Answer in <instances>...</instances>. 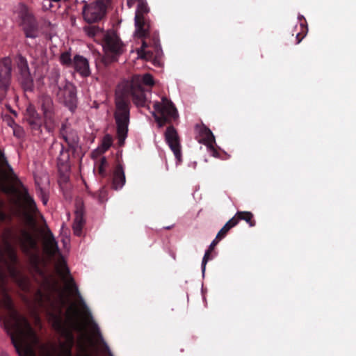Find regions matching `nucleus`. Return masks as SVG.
Wrapping results in <instances>:
<instances>
[{
	"instance_id": "31",
	"label": "nucleus",
	"mask_w": 356,
	"mask_h": 356,
	"mask_svg": "<svg viewBox=\"0 0 356 356\" xmlns=\"http://www.w3.org/2000/svg\"><path fill=\"white\" fill-rule=\"evenodd\" d=\"M15 188H16V192H13L11 190V186L9 187V188H6L5 189V191L6 192H10V193H16L18 192V190L19 189H24L25 191H26V201L27 202V204L29 205L30 209L31 210H33L35 207H36V205H35V203L34 202V200H33V198H31L29 194L27 193V191H26V189L24 188V186H23V187H17L15 186Z\"/></svg>"
},
{
	"instance_id": "6",
	"label": "nucleus",
	"mask_w": 356,
	"mask_h": 356,
	"mask_svg": "<svg viewBox=\"0 0 356 356\" xmlns=\"http://www.w3.org/2000/svg\"><path fill=\"white\" fill-rule=\"evenodd\" d=\"M15 12L20 19L19 24L25 37L32 39L38 37V24L33 14L30 12L28 6L23 3H20L17 6Z\"/></svg>"
},
{
	"instance_id": "20",
	"label": "nucleus",
	"mask_w": 356,
	"mask_h": 356,
	"mask_svg": "<svg viewBox=\"0 0 356 356\" xmlns=\"http://www.w3.org/2000/svg\"><path fill=\"white\" fill-rule=\"evenodd\" d=\"M72 67L83 77H88L90 75L88 60L83 56H74Z\"/></svg>"
},
{
	"instance_id": "27",
	"label": "nucleus",
	"mask_w": 356,
	"mask_h": 356,
	"mask_svg": "<svg viewBox=\"0 0 356 356\" xmlns=\"http://www.w3.org/2000/svg\"><path fill=\"white\" fill-rule=\"evenodd\" d=\"M17 64L19 71L23 76H27L29 75V68L25 57L21 55L17 57Z\"/></svg>"
},
{
	"instance_id": "17",
	"label": "nucleus",
	"mask_w": 356,
	"mask_h": 356,
	"mask_svg": "<svg viewBox=\"0 0 356 356\" xmlns=\"http://www.w3.org/2000/svg\"><path fill=\"white\" fill-rule=\"evenodd\" d=\"M200 137L199 141L207 147L210 154L214 157H218L219 153L214 147L216 144L215 137L211 131L204 126L201 127L200 129Z\"/></svg>"
},
{
	"instance_id": "5",
	"label": "nucleus",
	"mask_w": 356,
	"mask_h": 356,
	"mask_svg": "<svg viewBox=\"0 0 356 356\" xmlns=\"http://www.w3.org/2000/svg\"><path fill=\"white\" fill-rule=\"evenodd\" d=\"M153 107L155 111L153 115L159 127L172 124L179 118L175 104L166 97H163L161 102H155Z\"/></svg>"
},
{
	"instance_id": "28",
	"label": "nucleus",
	"mask_w": 356,
	"mask_h": 356,
	"mask_svg": "<svg viewBox=\"0 0 356 356\" xmlns=\"http://www.w3.org/2000/svg\"><path fill=\"white\" fill-rule=\"evenodd\" d=\"M236 226L235 220H229L225 225L218 232L216 237L218 239H222L226 236L229 231Z\"/></svg>"
},
{
	"instance_id": "24",
	"label": "nucleus",
	"mask_w": 356,
	"mask_h": 356,
	"mask_svg": "<svg viewBox=\"0 0 356 356\" xmlns=\"http://www.w3.org/2000/svg\"><path fill=\"white\" fill-rule=\"evenodd\" d=\"M35 301L40 308H46L48 305H51V296L41 290H38L35 294Z\"/></svg>"
},
{
	"instance_id": "38",
	"label": "nucleus",
	"mask_w": 356,
	"mask_h": 356,
	"mask_svg": "<svg viewBox=\"0 0 356 356\" xmlns=\"http://www.w3.org/2000/svg\"><path fill=\"white\" fill-rule=\"evenodd\" d=\"M211 252H210V250H207L205 252V254L203 257V259H202V273L204 274V271H205V268H206V265L208 262V261L209 260V256H210V254H211Z\"/></svg>"
},
{
	"instance_id": "11",
	"label": "nucleus",
	"mask_w": 356,
	"mask_h": 356,
	"mask_svg": "<svg viewBox=\"0 0 356 356\" xmlns=\"http://www.w3.org/2000/svg\"><path fill=\"white\" fill-rule=\"evenodd\" d=\"M104 49L111 62L117 60L118 57L124 52V45L115 33H108L104 35Z\"/></svg>"
},
{
	"instance_id": "18",
	"label": "nucleus",
	"mask_w": 356,
	"mask_h": 356,
	"mask_svg": "<svg viewBox=\"0 0 356 356\" xmlns=\"http://www.w3.org/2000/svg\"><path fill=\"white\" fill-rule=\"evenodd\" d=\"M0 166L6 167L8 169L7 179L11 183V190L16 192L15 186L23 187L22 182L19 179L17 176L15 174L13 169L9 165L4 154L0 150Z\"/></svg>"
},
{
	"instance_id": "22",
	"label": "nucleus",
	"mask_w": 356,
	"mask_h": 356,
	"mask_svg": "<svg viewBox=\"0 0 356 356\" xmlns=\"http://www.w3.org/2000/svg\"><path fill=\"white\" fill-rule=\"evenodd\" d=\"M83 203H76V209L75 211V218L73 222V231L76 236H80L82 234V228L84 225Z\"/></svg>"
},
{
	"instance_id": "37",
	"label": "nucleus",
	"mask_w": 356,
	"mask_h": 356,
	"mask_svg": "<svg viewBox=\"0 0 356 356\" xmlns=\"http://www.w3.org/2000/svg\"><path fill=\"white\" fill-rule=\"evenodd\" d=\"M141 82L146 86H152L154 84L153 76L150 74H145L141 79Z\"/></svg>"
},
{
	"instance_id": "9",
	"label": "nucleus",
	"mask_w": 356,
	"mask_h": 356,
	"mask_svg": "<svg viewBox=\"0 0 356 356\" xmlns=\"http://www.w3.org/2000/svg\"><path fill=\"white\" fill-rule=\"evenodd\" d=\"M138 5L135 13V35L136 37H144L147 35L150 29V21L145 17L149 12L146 0L137 1Z\"/></svg>"
},
{
	"instance_id": "1",
	"label": "nucleus",
	"mask_w": 356,
	"mask_h": 356,
	"mask_svg": "<svg viewBox=\"0 0 356 356\" xmlns=\"http://www.w3.org/2000/svg\"><path fill=\"white\" fill-rule=\"evenodd\" d=\"M0 307L7 311L2 317L4 327L19 356H33L30 343L38 342L37 334L26 318L15 309L3 275H0Z\"/></svg>"
},
{
	"instance_id": "21",
	"label": "nucleus",
	"mask_w": 356,
	"mask_h": 356,
	"mask_svg": "<svg viewBox=\"0 0 356 356\" xmlns=\"http://www.w3.org/2000/svg\"><path fill=\"white\" fill-rule=\"evenodd\" d=\"M44 250L49 257H54L59 252L58 243L49 229H47L44 237Z\"/></svg>"
},
{
	"instance_id": "33",
	"label": "nucleus",
	"mask_w": 356,
	"mask_h": 356,
	"mask_svg": "<svg viewBox=\"0 0 356 356\" xmlns=\"http://www.w3.org/2000/svg\"><path fill=\"white\" fill-rule=\"evenodd\" d=\"M108 193L106 187H102L97 194L95 195V197L98 200L99 203H104L107 200Z\"/></svg>"
},
{
	"instance_id": "3",
	"label": "nucleus",
	"mask_w": 356,
	"mask_h": 356,
	"mask_svg": "<svg viewBox=\"0 0 356 356\" xmlns=\"http://www.w3.org/2000/svg\"><path fill=\"white\" fill-rule=\"evenodd\" d=\"M52 326L54 330L65 338V341L60 343L59 356H72V349L74 343V337L72 330L77 325L73 316L68 317V324L63 321L60 316L51 314Z\"/></svg>"
},
{
	"instance_id": "32",
	"label": "nucleus",
	"mask_w": 356,
	"mask_h": 356,
	"mask_svg": "<svg viewBox=\"0 0 356 356\" xmlns=\"http://www.w3.org/2000/svg\"><path fill=\"white\" fill-rule=\"evenodd\" d=\"M60 62L62 65L72 67L73 65V59L71 58V54L69 51L63 52L60 56Z\"/></svg>"
},
{
	"instance_id": "8",
	"label": "nucleus",
	"mask_w": 356,
	"mask_h": 356,
	"mask_svg": "<svg viewBox=\"0 0 356 356\" xmlns=\"http://www.w3.org/2000/svg\"><path fill=\"white\" fill-rule=\"evenodd\" d=\"M14 238L15 236L13 231L10 229H7L3 234L4 252L6 256L5 264L10 276L15 278L18 275L17 265L19 259L17 250L12 243V240Z\"/></svg>"
},
{
	"instance_id": "19",
	"label": "nucleus",
	"mask_w": 356,
	"mask_h": 356,
	"mask_svg": "<svg viewBox=\"0 0 356 356\" xmlns=\"http://www.w3.org/2000/svg\"><path fill=\"white\" fill-rule=\"evenodd\" d=\"M22 238H19L21 247L26 253H30L38 248V242L34 236L26 229L21 231Z\"/></svg>"
},
{
	"instance_id": "39",
	"label": "nucleus",
	"mask_w": 356,
	"mask_h": 356,
	"mask_svg": "<svg viewBox=\"0 0 356 356\" xmlns=\"http://www.w3.org/2000/svg\"><path fill=\"white\" fill-rule=\"evenodd\" d=\"M220 239H218L217 237L216 236V238L211 242V243L209 245V248L208 249V250H210V252H212L215 248V246L218 243V242L220 241Z\"/></svg>"
},
{
	"instance_id": "12",
	"label": "nucleus",
	"mask_w": 356,
	"mask_h": 356,
	"mask_svg": "<svg viewBox=\"0 0 356 356\" xmlns=\"http://www.w3.org/2000/svg\"><path fill=\"white\" fill-rule=\"evenodd\" d=\"M106 10V6L102 0L86 4L83 8L84 20L88 24L97 22L104 16Z\"/></svg>"
},
{
	"instance_id": "43",
	"label": "nucleus",
	"mask_w": 356,
	"mask_h": 356,
	"mask_svg": "<svg viewBox=\"0 0 356 356\" xmlns=\"http://www.w3.org/2000/svg\"><path fill=\"white\" fill-rule=\"evenodd\" d=\"M1 356H9V355L6 352H2Z\"/></svg>"
},
{
	"instance_id": "10",
	"label": "nucleus",
	"mask_w": 356,
	"mask_h": 356,
	"mask_svg": "<svg viewBox=\"0 0 356 356\" xmlns=\"http://www.w3.org/2000/svg\"><path fill=\"white\" fill-rule=\"evenodd\" d=\"M40 110L42 112L44 129L50 133L55 126V106L52 98L47 94H42L39 98Z\"/></svg>"
},
{
	"instance_id": "25",
	"label": "nucleus",
	"mask_w": 356,
	"mask_h": 356,
	"mask_svg": "<svg viewBox=\"0 0 356 356\" xmlns=\"http://www.w3.org/2000/svg\"><path fill=\"white\" fill-rule=\"evenodd\" d=\"M113 144V138L110 134H106L102 140L101 145L92 152V156L106 152Z\"/></svg>"
},
{
	"instance_id": "46",
	"label": "nucleus",
	"mask_w": 356,
	"mask_h": 356,
	"mask_svg": "<svg viewBox=\"0 0 356 356\" xmlns=\"http://www.w3.org/2000/svg\"><path fill=\"white\" fill-rule=\"evenodd\" d=\"M66 272H67V273H70L68 268H66Z\"/></svg>"
},
{
	"instance_id": "29",
	"label": "nucleus",
	"mask_w": 356,
	"mask_h": 356,
	"mask_svg": "<svg viewBox=\"0 0 356 356\" xmlns=\"http://www.w3.org/2000/svg\"><path fill=\"white\" fill-rule=\"evenodd\" d=\"M143 40L141 47L140 49L138 50V55L141 58L148 60L152 56V53L145 50V49L150 45L149 41L148 40V39H145V38H143Z\"/></svg>"
},
{
	"instance_id": "7",
	"label": "nucleus",
	"mask_w": 356,
	"mask_h": 356,
	"mask_svg": "<svg viewBox=\"0 0 356 356\" xmlns=\"http://www.w3.org/2000/svg\"><path fill=\"white\" fill-rule=\"evenodd\" d=\"M97 168L99 175L102 178H106L108 176V179L112 181V188L114 190L121 189L125 184L126 178L122 164L118 163L112 175H108L107 168L108 167V163L105 156H103L100 160L97 162Z\"/></svg>"
},
{
	"instance_id": "26",
	"label": "nucleus",
	"mask_w": 356,
	"mask_h": 356,
	"mask_svg": "<svg viewBox=\"0 0 356 356\" xmlns=\"http://www.w3.org/2000/svg\"><path fill=\"white\" fill-rule=\"evenodd\" d=\"M138 38L148 39L149 44L157 47L159 45V35L157 31H152V24H150V29L147 31V35L144 37H138Z\"/></svg>"
},
{
	"instance_id": "2",
	"label": "nucleus",
	"mask_w": 356,
	"mask_h": 356,
	"mask_svg": "<svg viewBox=\"0 0 356 356\" xmlns=\"http://www.w3.org/2000/svg\"><path fill=\"white\" fill-rule=\"evenodd\" d=\"M131 97L137 106H146L147 97L140 83L124 82L118 86L115 91L114 119L116 124V138L120 147L124 146L128 135Z\"/></svg>"
},
{
	"instance_id": "16",
	"label": "nucleus",
	"mask_w": 356,
	"mask_h": 356,
	"mask_svg": "<svg viewBox=\"0 0 356 356\" xmlns=\"http://www.w3.org/2000/svg\"><path fill=\"white\" fill-rule=\"evenodd\" d=\"M11 70L10 61L7 59L3 60L0 67V102L6 96L10 82Z\"/></svg>"
},
{
	"instance_id": "36",
	"label": "nucleus",
	"mask_w": 356,
	"mask_h": 356,
	"mask_svg": "<svg viewBox=\"0 0 356 356\" xmlns=\"http://www.w3.org/2000/svg\"><path fill=\"white\" fill-rule=\"evenodd\" d=\"M24 88L26 91H31L33 90V80L31 79L30 76H24Z\"/></svg>"
},
{
	"instance_id": "35",
	"label": "nucleus",
	"mask_w": 356,
	"mask_h": 356,
	"mask_svg": "<svg viewBox=\"0 0 356 356\" xmlns=\"http://www.w3.org/2000/svg\"><path fill=\"white\" fill-rule=\"evenodd\" d=\"M67 289L72 295L77 296L80 297V293H79V289L72 277H70L69 279V284L67 285Z\"/></svg>"
},
{
	"instance_id": "44",
	"label": "nucleus",
	"mask_w": 356,
	"mask_h": 356,
	"mask_svg": "<svg viewBox=\"0 0 356 356\" xmlns=\"http://www.w3.org/2000/svg\"><path fill=\"white\" fill-rule=\"evenodd\" d=\"M50 2L51 1H53V2H59L60 0H49Z\"/></svg>"
},
{
	"instance_id": "45",
	"label": "nucleus",
	"mask_w": 356,
	"mask_h": 356,
	"mask_svg": "<svg viewBox=\"0 0 356 356\" xmlns=\"http://www.w3.org/2000/svg\"><path fill=\"white\" fill-rule=\"evenodd\" d=\"M11 112H12V113H13L14 115H17V113H16V112H15V111H12Z\"/></svg>"
},
{
	"instance_id": "23",
	"label": "nucleus",
	"mask_w": 356,
	"mask_h": 356,
	"mask_svg": "<svg viewBox=\"0 0 356 356\" xmlns=\"http://www.w3.org/2000/svg\"><path fill=\"white\" fill-rule=\"evenodd\" d=\"M231 219L235 220L236 226L238 225L240 220L245 221L250 227H254L256 224L254 219V215L250 211H238Z\"/></svg>"
},
{
	"instance_id": "14",
	"label": "nucleus",
	"mask_w": 356,
	"mask_h": 356,
	"mask_svg": "<svg viewBox=\"0 0 356 356\" xmlns=\"http://www.w3.org/2000/svg\"><path fill=\"white\" fill-rule=\"evenodd\" d=\"M57 95L63 98L64 103L70 111H74L76 108V88L71 82L64 80L62 91H57Z\"/></svg>"
},
{
	"instance_id": "13",
	"label": "nucleus",
	"mask_w": 356,
	"mask_h": 356,
	"mask_svg": "<svg viewBox=\"0 0 356 356\" xmlns=\"http://www.w3.org/2000/svg\"><path fill=\"white\" fill-rule=\"evenodd\" d=\"M25 120L29 124L31 134L38 138L42 136V129H44V118L35 110V107L29 105L26 110Z\"/></svg>"
},
{
	"instance_id": "15",
	"label": "nucleus",
	"mask_w": 356,
	"mask_h": 356,
	"mask_svg": "<svg viewBox=\"0 0 356 356\" xmlns=\"http://www.w3.org/2000/svg\"><path fill=\"white\" fill-rule=\"evenodd\" d=\"M165 140L179 162L181 161V151L179 135L172 125L167 127Z\"/></svg>"
},
{
	"instance_id": "34",
	"label": "nucleus",
	"mask_w": 356,
	"mask_h": 356,
	"mask_svg": "<svg viewBox=\"0 0 356 356\" xmlns=\"http://www.w3.org/2000/svg\"><path fill=\"white\" fill-rule=\"evenodd\" d=\"M101 29L96 26H87L84 27V31L88 36L94 37L101 32Z\"/></svg>"
},
{
	"instance_id": "30",
	"label": "nucleus",
	"mask_w": 356,
	"mask_h": 356,
	"mask_svg": "<svg viewBox=\"0 0 356 356\" xmlns=\"http://www.w3.org/2000/svg\"><path fill=\"white\" fill-rule=\"evenodd\" d=\"M60 78V73L58 70H53L50 73L49 79H50V84L54 86H56L58 90L62 91L63 86V82L61 83H59V79Z\"/></svg>"
},
{
	"instance_id": "41",
	"label": "nucleus",
	"mask_w": 356,
	"mask_h": 356,
	"mask_svg": "<svg viewBox=\"0 0 356 356\" xmlns=\"http://www.w3.org/2000/svg\"><path fill=\"white\" fill-rule=\"evenodd\" d=\"M136 2H137V0H127V6L131 8Z\"/></svg>"
},
{
	"instance_id": "40",
	"label": "nucleus",
	"mask_w": 356,
	"mask_h": 356,
	"mask_svg": "<svg viewBox=\"0 0 356 356\" xmlns=\"http://www.w3.org/2000/svg\"><path fill=\"white\" fill-rule=\"evenodd\" d=\"M305 29H306V31H305V33H304L303 35L301 36V33H298L296 35V40H297L296 43L297 44H299L301 42V40H302V38H304V36L306 35V33L307 32V28L305 27Z\"/></svg>"
},
{
	"instance_id": "4",
	"label": "nucleus",
	"mask_w": 356,
	"mask_h": 356,
	"mask_svg": "<svg viewBox=\"0 0 356 356\" xmlns=\"http://www.w3.org/2000/svg\"><path fill=\"white\" fill-rule=\"evenodd\" d=\"M59 136L66 143L67 148L63 144L54 143L53 147L56 146L60 147V154L58 156V160L65 163L67 162L70 159V152L71 151L73 154L75 153L78 148L79 138L76 131L68 127L65 124H63L59 131Z\"/></svg>"
},
{
	"instance_id": "42",
	"label": "nucleus",
	"mask_w": 356,
	"mask_h": 356,
	"mask_svg": "<svg viewBox=\"0 0 356 356\" xmlns=\"http://www.w3.org/2000/svg\"><path fill=\"white\" fill-rule=\"evenodd\" d=\"M42 200L44 204H47L48 198L44 194H42Z\"/></svg>"
}]
</instances>
